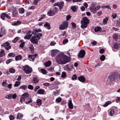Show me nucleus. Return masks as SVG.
<instances>
[{"label":"nucleus","instance_id":"nucleus-1","mask_svg":"<svg viewBox=\"0 0 120 120\" xmlns=\"http://www.w3.org/2000/svg\"><path fill=\"white\" fill-rule=\"evenodd\" d=\"M57 63L59 64H65L71 61L70 58L63 54H59L56 57Z\"/></svg>","mask_w":120,"mask_h":120},{"label":"nucleus","instance_id":"nucleus-30","mask_svg":"<svg viewBox=\"0 0 120 120\" xmlns=\"http://www.w3.org/2000/svg\"><path fill=\"white\" fill-rule=\"evenodd\" d=\"M71 9L74 12H76L77 11V8L75 6H72L71 8Z\"/></svg>","mask_w":120,"mask_h":120},{"label":"nucleus","instance_id":"nucleus-22","mask_svg":"<svg viewBox=\"0 0 120 120\" xmlns=\"http://www.w3.org/2000/svg\"><path fill=\"white\" fill-rule=\"evenodd\" d=\"M42 100L41 99H38L36 101L37 105L39 106L42 103Z\"/></svg>","mask_w":120,"mask_h":120},{"label":"nucleus","instance_id":"nucleus-6","mask_svg":"<svg viewBox=\"0 0 120 120\" xmlns=\"http://www.w3.org/2000/svg\"><path fill=\"white\" fill-rule=\"evenodd\" d=\"M39 40V39L36 36H34L30 39V40L33 44L37 45Z\"/></svg>","mask_w":120,"mask_h":120},{"label":"nucleus","instance_id":"nucleus-37","mask_svg":"<svg viewBox=\"0 0 120 120\" xmlns=\"http://www.w3.org/2000/svg\"><path fill=\"white\" fill-rule=\"evenodd\" d=\"M23 116V115L22 114H21L20 113H18L17 115V119H20Z\"/></svg>","mask_w":120,"mask_h":120},{"label":"nucleus","instance_id":"nucleus-57","mask_svg":"<svg viewBox=\"0 0 120 120\" xmlns=\"http://www.w3.org/2000/svg\"><path fill=\"white\" fill-rule=\"evenodd\" d=\"M50 84L48 82H45L43 84V85L47 86H49V85Z\"/></svg>","mask_w":120,"mask_h":120},{"label":"nucleus","instance_id":"nucleus-62","mask_svg":"<svg viewBox=\"0 0 120 120\" xmlns=\"http://www.w3.org/2000/svg\"><path fill=\"white\" fill-rule=\"evenodd\" d=\"M104 49H100L99 50L101 54H102L104 52Z\"/></svg>","mask_w":120,"mask_h":120},{"label":"nucleus","instance_id":"nucleus-56","mask_svg":"<svg viewBox=\"0 0 120 120\" xmlns=\"http://www.w3.org/2000/svg\"><path fill=\"white\" fill-rule=\"evenodd\" d=\"M28 88L30 90H33V86L30 85H29L28 86Z\"/></svg>","mask_w":120,"mask_h":120},{"label":"nucleus","instance_id":"nucleus-59","mask_svg":"<svg viewBox=\"0 0 120 120\" xmlns=\"http://www.w3.org/2000/svg\"><path fill=\"white\" fill-rule=\"evenodd\" d=\"M10 119V120H13L14 119V117L13 116L10 115L9 116Z\"/></svg>","mask_w":120,"mask_h":120},{"label":"nucleus","instance_id":"nucleus-15","mask_svg":"<svg viewBox=\"0 0 120 120\" xmlns=\"http://www.w3.org/2000/svg\"><path fill=\"white\" fill-rule=\"evenodd\" d=\"M68 106L71 109H72L73 108V104L72 102V101L70 100L68 103Z\"/></svg>","mask_w":120,"mask_h":120},{"label":"nucleus","instance_id":"nucleus-29","mask_svg":"<svg viewBox=\"0 0 120 120\" xmlns=\"http://www.w3.org/2000/svg\"><path fill=\"white\" fill-rule=\"evenodd\" d=\"M19 11L20 13L22 14L24 13L25 10L23 8H22L19 9Z\"/></svg>","mask_w":120,"mask_h":120},{"label":"nucleus","instance_id":"nucleus-40","mask_svg":"<svg viewBox=\"0 0 120 120\" xmlns=\"http://www.w3.org/2000/svg\"><path fill=\"white\" fill-rule=\"evenodd\" d=\"M114 47L115 49H118L119 48L118 45L116 43H115L114 44Z\"/></svg>","mask_w":120,"mask_h":120},{"label":"nucleus","instance_id":"nucleus-51","mask_svg":"<svg viewBox=\"0 0 120 120\" xmlns=\"http://www.w3.org/2000/svg\"><path fill=\"white\" fill-rule=\"evenodd\" d=\"M19 38L18 37H17L15 38L13 40V42L14 43H15L18 40Z\"/></svg>","mask_w":120,"mask_h":120},{"label":"nucleus","instance_id":"nucleus-32","mask_svg":"<svg viewBox=\"0 0 120 120\" xmlns=\"http://www.w3.org/2000/svg\"><path fill=\"white\" fill-rule=\"evenodd\" d=\"M41 72L43 74H45L47 73L46 70L44 69H41Z\"/></svg>","mask_w":120,"mask_h":120},{"label":"nucleus","instance_id":"nucleus-18","mask_svg":"<svg viewBox=\"0 0 120 120\" xmlns=\"http://www.w3.org/2000/svg\"><path fill=\"white\" fill-rule=\"evenodd\" d=\"M57 51L56 50H52L51 51V54L52 57H54L57 53Z\"/></svg>","mask_w":120,"mask_h":120},{"label":"nucleus","instance_id":"nucleus-28","mask_svg":"<svg viewBox=\"0 0 120 120\" xmlns=\"http://www.w3.org/2000/svg\"><path fill=\"white\" fill-rule=\"evenodd\" d=\"M108 17H106L105 18H104L103 20V24L104 25L106 24L108 20Z\"/></svg>","mask_w":120,"mask_h":120},{"label":"nucleus","instance_id":"nucleus-38","mask_svg":"<svg viewBox=\"0 0 120 120\" xmlns=\"http://www.w3.org/2000/svg\"><path fill=\"white\" fill-rule=\"evenodd\" d=\"M6 13H2L1 15V18L3 20H4L5 17Z\"/></svg>","mask_w":120,"mask_h":120},{"label":"nucleus","instance_id":"nucleus-10","mask_svg":"<svg viewBox=\"0 0 120 120\" xmlns=\"http://www.w3.org/2000/svg\"><path fill=\"white\" fill-rule=\"evenodd\" d=\"M37 56V54H35L33 55H29L28 57L29 60L31 61H34V59Z\"/></svg>","mask_w":120,"mask_h":120},{"label":"nucleus","instance_id":"nucleus-42","mask_svg":"<svg viewBox=\"0 0 120 120\" xmlns=\"http://www.w3.org/2000/svg\"><path fill=\"white\" fill-rule=\"evenodd\" d=\"M28 101L26 102L25 103L26 104H29L32 102V100L31 98H30L28 99Z\"/></svg>","mask_w":120,"mask_h":120},{"label":"nucleus","instance_id":"nucleus-54","mask_svg":"<svg viewBox=\"0 0 120 120\" xmlns=\"http://www.w3.org/2000/svg\"><path fill=\"white\" fill-rule=\"evenodd\" d=\"M117 15V14L116 13H113L112 16L113 18L114 19H115Z\"/></svg>","mask_w":120,"mask_h":120},{"label":"nucleus","instance_id":"nucleus-25","mask_svg":"<svg viewBox=\"0 0 120 120\" xmlns=\"http://www.w3.org/2000/svg\"><path fill=\"white\" fill-rule=\"evenodd\" d=\"M5 55V52L3 49H2L0 52V57H1Z\"/></svg>","mask_w":120,"mask_h":120},{"label":"nucleus","instance_id":"nucleus-9","mask_svg":"<svg viewBox=\"0 0 120 120\" xmlns=\"http://www.w3.org/2000/svg\"><path fill=\"white\" fill-rule=\"evenodd\" d=\"M85 52L84 50H82L80 51L79 54V57L82 58L85 55Z\"/></svg>","mask_w":120,"mask_h":120},{"label":"nucleus","instance_id":"nucleus-41","mask_svg":"<svg viewBox=\"0 0 120 120\" xmlns=\"http://www.w3.org/2000/svg\"><path fill=\"white\" fill-rule=\"evenodd\" d=\"M64 68L65 70H68L70 69L69 66L67 64L64 66Z\"/></svg>","mask_w":120,"mask_h":120},{"label":"nucleus","instance_id":"nucleus-31","mask_svg":"<svg viewBox=\"0 0 120 120\" xmlns=\"http://www.w3.org/2000/svg\"><path fill=\"white\" fill-rule=\"evenodd\" d=\"M114 110L113 109H111L110 110L109 114L110 115V116H112L114 114Z\"/></svg>","mask_w":120,"mask_h":120},{"label":"nucleus","instance_id":"nucleus-21","mask_svg":"<svg viewBox=\"0 0 120 120\" xmlns=\"http://www.w3.org/2000/svg\"><path fill=\"white\" fill-rule=\"evenodd\" d=\"M45 92V90L43 89H40L38 92V94H43Z\"/></svg>","mask_w":120,"mask_h":120},{"label":"nucleus","instance_id":"nucleus-13","mask_svg":"<svg viewBox=\"0 0 120 120\" xmlns=\"http://www.w3.org/2000/svg\"><path fill=\"white\" fill-rule=\"evenodd\" d=\"M78 79L79 81L82 82H84L85 81V78L83 76L79 77Z\"/></svg>","mask_w":120,"mask_h":120},{"label":"nucleus","instance_id":"nucleus-4","mask_svg":"<svg viewBox=\"0 0 120 120\" xmlns=\"http://www.w3.org/2000/svg\"><path fill=\"white\" fill-rule=\"evenodd\" d=\"M57 11V8L55 7L52 10H50L48 11L47 15L50 16H53L56 14Z\"/></svg>","mask_w":120,"mask_h":120},{"label":"nucleus","instance_id":"nucleus-55","mask_svg":"<svg viewBox=\"0 0 120 120\" xmlns=\"http://www.w3.org/2000/svg\"><path fill=\"white\" fill-rule=\"evenodd\" d=\"M7 84V83L5 82H3L2 84V86L4 87Z\"/></svg>","mask_w":120,"mask_h":120},{"label":"nucleus","instance_id":"nucleus-47","mask_svg":"<svg viewBox=\"0 0 120 120\" xmlns=\"http://www.w3.org/2000/svg\"><path fill=\"white\" fill-rule=\"evenodd\" d=\"M37 31V29H35L33 30L32 32V34H36L38 33Z\"/></svg>","mask_w":120,"mask_h":120},{"label":"nucleus","instance_id":"nucleus-60","mask_svg":"<svg viewBox=\"0 0 120 120\" xmlns=\"http://www.w3.org/2000/svg\"><path fill=\"white\" fill-rule=\"evenodd\" d=\"M31 31H26V34L27 35H32V34H31Z\"/></svg>","mask_w":120,"mask_h":120},{"label":"nucleus","instance_id":"nucleus-52","mask_svg":"<svg viewBox=\"0 0 120 120\" xmlns=\"http://www.w3.org/2000/svg\"><path fill=\"white\" fill-rule=\"evenodd\" d=\"M66 76V74L65 72H63L62 73L61 75V77L62 78H64Z\"/></svg>","mask_w":120,"mask_h":120},{"label":"nucleus","instance_id":"nucleus-7","mask_svg":"<svg viewBox=\"0 0 120 120\" xmlns=\"http://www.w3.org/2000/svg\"><path fill=\"white\" fill-rule=\"evenodd\" d=\"M23 70L25 73L28 74L31 72L32 69L31 68H30L28 66L26 65L24 67Z\"/></svg>","mask_w":120,"mask_h":120},{"label":"nucleus","instance_id":"nucleus-20","mask_svg":"<svg viewBox=\"0 0 120 120\" xmlns=\"http://www.w3.org/2000/svg\"><path fill=\"white\" fill-rule=\"evenodd\" d=\"M44 26L45 27H47V28L48 29H50V24L48 22H46L45 23V24L44 25Z\"/></svg>","mask_w":120,"mask_h":120},{"label":"nucleus","instance_id":"nucleus-53","mask_svg":"<svg viewBox=\"0 0 120 120\" xmlns=\"http://www.w3.org/2000/svg\"><path fill=\"white\" fill-rule=\"evenodd\" d=\"M25 45V43L24 42H22V43L20 45L19 47L22 48H23L24 45Z\"/></svg>","mask_w":120,"mask_h":120},{"label":"nucleus","instance_id":"nucleus-33","mask_svg":"<svg viewBox=\"0 0 120 120\" xmlns=\"http://www.w3.org/2000/svg\"><path fill=\"white\" fill-rule=\"evenodd\" d=\"M5 98L8 99H11L12 98V95L11 94L6 95L5 97Z\"/></svg>","mask_w":120,"mask_h":120},{"label":"nucleus","instance_id":"nucleus-24","mask_svg":"<svg viewBox=\"0 0 120 120\" xmlns=\"http://www.w3.org/2000/svg\"><path fill=\"white\" fill-rule=\"evenodd\" d=\"M111 103V102L109 101H108L106 102L105 104L103 105V106L104 107H105L108 106V105Z\"/></svg>","mask_w":120,"mask_h":120},{"label":"nucleus","instance_id":"nucleus-61","mask_svg":"<svg viewBox=\"0 0 120 120\" xmlns=\"http://www.w3.org/2000/svg\"><path fill=\"white\" fill-rule=\"evenodd\" d=\"M12 61V60L11 59H9L7 60L6 61V63L7 64H8L10 63Z\"/></svg>","mask_w":120,"mask_h":120},{"label":"nucleus","instance_id":"nucleus-48","mask_svg":"<svg viewBox=\"0 0 120 120\" xmlns=\"http://www.w3.org/2000/svg\"><path fill=\"white\" fill-rule=\"evenodd\" d=\"M113 38L116 40H117L118 38V35L116 34H114L113 35Z\"/></svg>","mask_w":120,"mask_h":120},{"label":"nucleus","instance_id":"nucleus-64","mask_svg":"<svg viewBox=\"0 0 120 120\" xmlns=\"http://www.w3.org/2000/svg\"><path fill=\"white\" fill-rule=\"evenodd\" d=\"M40 86H37L35 88L34 90L35 92H36L37 90L40 88Z\"/></svg>","mask_w":120,"mask_h":120},{"label":"nucleus","instance_id":"nucleus-44","mask_svg":"<svg viewBox=\"0 0 120 120\" xmlns=\"http://www.w3.org/2000/svg\"><path fill=\"white\" fill-rule=\"evenodd\" d=\"M8 56H11L12 57H14L15 56V54L13 53H10L8 55Z\"/></svg>","mask_w":120,"mask_h":120},{"label":"nucleus","instance_id":"nucleus-5","mask_svg":"<svg viewBox=\"0 0 120 120\" xmlns=\"http://www.w3.org/2000/svg\"><path fill=\"white\" fill-rule=\"evenodd\" d=\"M68 22L66 21L63 22L59 27V29L60 30H64L68 27Z\"/></svg>","mask_w":120,"mask_h":120},{"label":"nucleus","instance_id":"nucleus-63","mask_svg":"<svg viewBox=\"0 0 120 120\" xmlns=\"http://www.w3.org/2000/svg\"><path fill=\"white\" fill-rule=\"evenodd\" d=\"M12 98L13 99L15 98L17 96L16 94H14L13 95L12 94Z\"/></svg>","mask_w":120,"mask_h":120},{"label":"nucleus","instance_id":"nucleus-12","mask_svg":"<svg viewBox=\"0 0 120 120\" xmlns=\"http://www.w3.org/2000/svg\"><path fill=\"white\" fill-rule=\"evenodd\" d=\"M117 78V77H116L115 75L114 74L111 75L110 76V80L111 81L114 80Z\"/></svg>","mask_w":120,"mask_h":120},{"label":"nucleus","instance_id":"nucleus-16","mask_svg":"<svg viewBox=\"0 0 120 120\" xmlns=\"http://www.w3.org/2000/svg\"><path fill=\"white\" fill-rule=\"evenodd\" d=\"M34 47L32 44H30L29 45V49L31 51V53H33L34 52Z\"/></svg>","mask_w":120,"mask_h":120},{"label":"nucleus","instance_id":"nucleus-2","mask_svg":"<svg viewBox=\"0 0 120 120\" xmlns=\"http://www.w3.org/2000/svg\"><path fill=\"white\" fill-rule=\"evenodd\" d=\"M81 22L82 24L81 26V27L84 29L87 27V24L89 22V20L87 17H84L83 18Z\"/></svg>","mask_w":120,"mask_h":120},{"label":"nucleus","instance_id":"nucleus-19","mask_svg":"<svg viewBox=\"0 0 120 120\" xmlns=\"http://www.w3.org/2000/svg\"><path fill=\"white\" fill-rule=\"evenodd\" d=\"M101 28L100 26H98L95 27L94 29V31L95 32H97L101 30Z\"/></svg>","mask_w":120,"mask_h":120},{"label":"nucleus","instance_id":"nucleus-43","mask_svg":"<svg viewBox=\"0 0 120 120\" xmlns=\"http://www.w3.org/2000/svg\"><path fill=\"white\" fill-rule=\"evenodd\" d=\"M77 79V76L75 74L73 75L71 78V79L73 80H75Z\"/></svg>","mask_w":120,"mask_h":120},{"label":"nucleus","instance_id":"nucleus-8","mask_svg":"<svg viewBox=\"0 0 120 120\" xmlns=\"http://www.w3.org/2000/svg\"><path fill=\"white\" fill-rule=\"evenodd\" d=\"M1 46L5 47V48L8 50L11 48V46L10 45V44L8 42L5 43L1 45Z\"/></svg>","mask_w":120,"mask_h":120},{"label":"nucleus","instance_id":"nucleus-45","mask_svg":"<svg viewBox=\"0 0 120 120\" xmlns=\"http://www.w3.org/2000/svg\"><path fill=\"white\" fill-rule=\"evenodd\" d=\"M42 35V34H41L39 33L37 34L36 36L39 39V40L40 39V37Z\"/></svg>","mask_w":120,"mask_h":120},{"label":"nucleus","instance_id":"nucleus-49","mask_svg":"<svg viewBox=\"0 0 120 120\" xmlns=\"http://www.w3.org/2000/svg\"><path fill=\"white\" fill-rule=\"evenodd\" d=\"M61 98L60 97H59L56 99V101L58 102H60L61 101Z\"/></svg>","mask_w":120,"mask_h":120},{"label":"nucleus","instance_id":"nucleus-23","mask_svg":"<svg viewBox=\"0 0 120 120\" xmlns=\"http://www.w3.org/2000/svg\"><path fill=\"white\" fill-rule=\"evenodd\" d=\"M64 3L63 2H61L59 4L58 6L60 9H61L64 6Z\"/></svg>","mask_w":120,"mask_h":120},{"label":"nucleus","instance_id":"nucleus-46","mask_svg":"<svg viewBox=\"0 0 120 120\" xmlns=\"http://www.w3.org/2000/svg\"><path fill=\"white\" fill-rule=\"evenodd\" d=\"M10 72L11 73H14L15 72V69L12 68L10 69L9 70Z\"/></svg>","mask_w":120,"mask_h":120},{"label":"nucleus","instance_id":"nucleus-34","mask_svg":"<svg viewBox=\"0 0 120 120\" xmlns=\"http://www.w3.org/2000/svg\"><path fill=\"white\" fill-rule=\"evenodd\" d=\"M20 84L19 82L16 81L15 82V84L14 85V86L15 87H17L19 86Z\"/></svg>","mask_w":120,"mask_h":120},{"label":"nucleus","instance_id":"nucleus-26","mask_svg":"<svg viewBox=\"0 0 120 120\" xmlns=\"http://www.w3.org/2000/svg\"><path fill=\"white\" fill-rule=\"evenodd\" d=\"M22 56L20 55H19L16 56L15 57V60L16 61H18L20 60L22 58Z\"/></svg>","mask_w":120,"mask_h":120},{"label":"nucleus","instance_id":"nucleus-11","mask_svg":"<svg viewBox=\"0 0 120 120\" xmlns=\"http://www.w3.org/2000/svg\"><path fill=\"white\" fill-rule=\"evenodd\" d=\"M29 96V94L27 93H25L22 95V97L23 99H24V101H25L26 99L28 98L27 97Z\"/></svg>","mask_w":120,"mask_h":120},{"label":"nucleus","instance_id":"nucleus-27","mask_svg":"<svg viewBox=\"0 0 120 120\" xmlns=\"http://www.w3.org/2000/svg\"><path fill=\"white\" fill-rule=\"evenodd\" d=\"M32 36V35H26L25 36L24 38L25 39H29L31 38Z\"/></svg>","mask_w":120,"mask_h":120},{"label":"nucleus","instance_id":"nucleus-14","mask_svg":"<svg viewBox=\"0 0 120 120\" xmlns=\"http://www.w3.org/2000/svg\"><path fill=\"white\" fill-rule=\"evenodd\" d=\"M21 23V22L20 21H18L16 22H14L11 23V24L14 26L18 25Z\"/></svg>","mask_w":120,"mask_h":120},{"label":"nucleus","instance_id":"nucleus-3","mask_svg":"<svg viewBox=\"0 0 120 120\" xmlns=\"http://www.w3.org/2000/svg\"><path fill=\"white\" fill-rule=\"evenodd\" d=\"M95 4L93 3L90 7V11L93 14H94L101 7L99 5H98L96 7H95Z\"/></svg>","mask_w":120,"mask_h":120},{"label":"nucleus","instance_id":"nucleus-35","mask_svg":"<svg viewBox=\"0 0 120 120\" xmlns=\"http://www.w3.org/2000/svg\"><path fill=\"white\" fill-rule=\"evenodd\" d=\"M18 14V11L15 10L13 11V16H16Z\"/></svg>","mask_w":120,"mask_h":120},{"label":"nucleus","instance_id":"nucleus-17","mask_svg":"<svg viewBox=\"0 0 120 120\" xmlns=\"http://www.w3.org/2000/svg\"><path fill=\"white\" fill-rule=\"evenodd\" d=\"M51 64V62L50 61H48L45 62L44 64L45 66L47 67L49 66Z\"/></svg>","mask_w":120,"mask_h":120},{"label":"nucleus","instance_id":"nucleus-36","mask_svg":"<svg viewBox=\"0 0 120 120\" xmlns=\"http://www.w3.org/2000/svg\"><path fill=\"white\" fill-rule=\"evenodd\" d=\"M33 80L34 82L35 83H37L39 81V79H38L36 77H34L33 78Z\"/></svg>","mask_w":120,"mask_h":120},{"label":"nucleus","instance_id":"nucleus-58","mask_svg":"<svg viewBox=\"0 0 120 120\" xmlns=\"http://www.w3.org/2000/svg\"><path fill=\"white\" fill-rule=\"evenodd\" d=\"M117 25L119 26H120V18L117 21Z\"/></svg>","mask_w":120,"mask_h":120},{"label":"nucleus","instance_id":"nucleus-50","mask_svg":"<svg viewBox=\"0 0 120 120\" xmlns=\"http://www.w3.org/2000/svg\"><path fill=\"white\" fill-rule=\"evenodd\" d=\"M105 56L103 55H102L100 57V59L101 61H103L105 60Z\"/></svg>","mask_w":120,"mask_h":120},{"label":"nucleus","instance_id":"nucleus-39","mask_svg":"<svg viewBox=\"0 0 120 120\" xmlns=\"http://www.w3.org/2000/svg\"><path fill=\"white\" fill-rule=\"evenodd\" d=\"M27 88V86L26 85L22 86L19 88L20 89H22L24 90H26Z\"/></svg>","mask_w":120,"mask_h":120}]
</instances>
